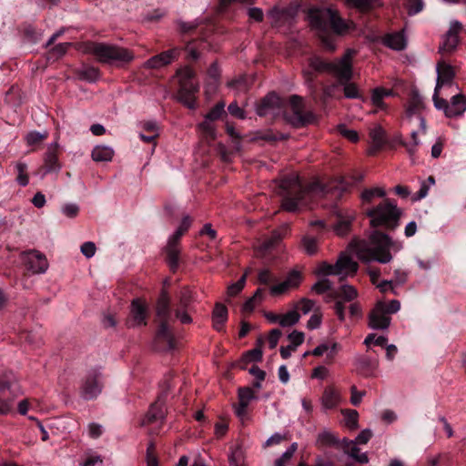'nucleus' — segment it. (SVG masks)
I'll return each mask as SVG.
<instances>
[{"label":"nucleus","mask_w":466,"mask_h":466,"mask_svg":"<svg viewBox=\"0 0 466 466\" xmlns=\"http://www.w3.org/2000/svg\"><path fill=\"white\" fill-rule=\"evenodd\" d=\"M71 43H60L55 46L48 54V59L57 60L62 57L67 51L68 47L71 46Z\"/></svg>","instance_id":"nucleus-44"},{"label":"nucleus","mask_w":466,"mask_h":466,"mask_svg":"<svg viewBox=\"0 0 466 466\" xmlns=\"http://www.w3.org/2000/svg\"><path fill=\"white\" fill-rule=\"evenodd\" d=\"M391 91L385 89L383 87H377L373 89L372 95H371V100L374 106L378 107H382L384 103L383 99L386 96H389L391 95Z\"/></svg>","instance_id":"nucleus-38"},{"label":"nucleus","mask_w":466,"mask_h":466,"mask_svg":"<svg viewBox=\"0 0 466 466\" xmlns=\"http://www.w3.org/2000/svg\"><path fill=\"white\" fill-rule=\"evenodd\" d=\"M390 322L391 318L384 309V301H378L368 315V326L372 329H386Z\"/></svg>","instance_id":"nucleus-18"},{"label":"nucleus","mask_w":466,"mask_h":466,"mask_svg":"<svg viewBox=\"0 0 466 466\" xmlns=\"http://www.w3.org/2000/svg\"><path fill=\"white\" fill-rule=\"evenodd\" d=\"M424 103L422 97L417 91H413L409 98V105L407 108V114L409 116L420 114L423 109Z\"/></svg>","instance_id":"nucleus-34"},{"label":"nucleus","mask_w":466,"mask_h":466,"mask_svg":"<svg viewBox=\"0 0 466 466\" xmlns=\"http://www.w3.org/2000/svg\"><path fill=\"white\" fill-rule=\"evenodd\" d=\"M299 318H300V315L298 313V311L296 309L289 311L286 314L280 315L279 325L281 327L293 326L297 322H299Z\"/></svg>","instance_id":"nucleus-41"},{"label":"nucleus","mask_w":466,"mask_h":466,"mask_svg":"<svg viewBox=\"0 0 466 466\" xmlns=\"http://www.w3.org/2000/svg\"><path fill=\"white\" fill-rule=\"evenodd\" d=\"M223 116H227L223 101L217 103L206 115L205 121L199 125V127L208 139L212 141L216 139V128L211 122L221 118Z\"/></svg>","instance_id":"nucleus-16"},{"label":"nucleus","mask_w":466,"mask_h":466,"mask_svg":"<svg viewBox=\"0 0 466 466\" xmlns=\"http://www.w3.org/2000/svg\"><path fill=\"white\" fill-rule=\"evenodd\" d=\"M16 384L11 373L0 376V415L9 413L13 410V402L16 398Z\"/></svg>","instance_id":"nucleus-12"},{"label":"nucleus","mask_w":466,"mask_h":466,"mask_svg":"<svg viewBox=\"0 0 466 466\" xmlns=\"http://www.w3.org/2000/svg\"><path fill=\"white\" fill-rule=\"evenodd\" d=\"M48 137V132L40 133L38 131H31L25 136V141L28 146H39Z\"/></svg>","instance_id":"nucleus-39"},{"label":"nucleus","mask_w":466,"mask_h":466,"mask_svg":"<svg viewBox=\"0 0 466 466\" xmlns=\"http://www.w3.org/2000/svg\"><path fill=\"white\" fill-rule=\"evenodd\" d=\"M255 398V392L252 389L248 387H243L238 389V400L240 401V406L244 408H248L249 401Z\"/></svg>","instance_id":"nucleus-40"},{"label":"nucleus","mask_w":466,"mask_h":466,"mask_svg":"<svg viewBox=\"0 0 466 466\" xmlns=\"http://www.w3.org/2000/svg\"><path fill=\"white\" fill-rule=\"evenodd\" d=\"M298 449L296 442L292 443L289 448L282 454L280 458L276 460L275 466H286V463L293 457Z\"/></svg>","instance_id":"nucleus-48"},{"label":"nucleus","mask_w":466,"mask_h":466,"mask_svg":"<svg viewBox=\"0 0 466 466\" xmlns=\"http://www.w3.org/2000/svg\"><path fill=\"white\" fill-rule=\"evenodd\" d=\"M447 117L452 118L461 116L466 111V96L462 94H458L451 98L447 110Z\"/></svg>","instance_id":"nucleus-27"},{"label":"nucleus","mask_w":466,"mask_h":466,"mask_svg":"<svg viewBox=\"0 0 466 466\" xmlns=\"http://www.w3.org/2000/svg\"><path fill=\"white\" fill-rule=\"evenodd\" d=\"M184 234L182 230L177 228L174 234L169 237L165 248L166 261L173 272H176L179 266V244Z\"/></svg>","instance_id":"nucleus-15"},{"label":"nucleus","mask_w":466,"mask_h":466,"mask_svg":"<svg viewBox=\"0 0 466 466\" xmlns=\"http://www.w3.org/2000/svg\"><path fill=\"white\" fill-rule=\"evenodd\" d=\"M462 29V25L459 22L451 24L450 30L447 32L441 49L445 52H452L459 44V33Z\"/></svg>","instance_id":"nucleus-25"},{"label":"nucleus","mask_w":466,"mask_h":466,"mask_svg":"<svg viewBox=\"0 0 466 466\" xmlns=\"http://www.w3.org/2000/svg\"><path fill=\"white\" fill-rule=\"evenodd\" d=\"M16 171L18 173L16 180L21 187L28 185L29 177L27 175V165L24 162H18L16 164Z\"/></svg>","instance_id":"nucleus-45"},{"label":"nucleus","mask_w":466,"mask_h":466,"mask_svg":"<svg viewBox=\"0 0 466 466\" xmlns=\"http://www.w3.org/2000/svg\"><path fill=\"white\" fill-rule=\"evenodd\" d=\"M344 451L348 453L351 458L354 459L359 463L365 464L368 463L369 458L366 453H360V450L357 447L356 443L353 441H348L345 440Z\"/></svg>","instance_id":"nucleus-33"},{"label":"nucleus","mask_w":466,"mask_h":466,"mask_svg":"<svg viewBox=\"0 0 466 466\" xmlns=\"http://www.w3.org/2000/svg\"><path fill=\"white\" fill-rule=\"evenodd\" d=\"M62 212L67 218H76L79 213V207L76 204L68 203L62 207Z\"/></svg>","instance_id":"nucleus-61"},{"label":"nucleus","mask_w":466,"mask_h":466,"mask_svg":"<svg viewBox=\"0 0 466 466\" xmlns=\"http://www.w3.org/2000/svg\"><path fill=\"white\" fill-rule=\"evenodd\" d=\"M318 442L322 446L333 447L339 445V440L331 433L324 431L318 436Z\"/></svg>","instance_id":"nucleus-47"},{"label":"nucleus","mask_w":466,"mask_h":466,"mask_svg":"<svg viewBox=\"0 0 466 466\" xmlns=\"http://www.w3.org/2000/svg\"><path fill=\"white\" fill-rule=\"evenodd\" d=\"M380 42L383 46L396 51L404 50L407 46V39L403 31L387 33L381 36Z\"/></svg>","instance_id":"nucleus-23"},{"label":"nucleus","mask_w":466,"mask_h":466,"mask_svg":"<svg viewBox=\"0 0 466 466\" xmlns=\"http://www.w3.org/2000/svg\"><path fill=\"white\" fill-rule=\"evenodd\" d=\"M281 336H282V332L279 329H274L269 332L268 345L271 350H273L277 347Z\"/></svg>","instance_id":"nucleus-64"},{"label":"nucleus","mask_w":466,"mask_h":466,"mask_svg":"<svg viewBox=\"0 0 466 466\" xmlns=\"http://www.w3.org/2000/svg\"><path fill=\"white\" fill-rule=\"evenodd\" d=\"M103 382L101 373L94 370L88 373L80 385V396L86 400L96 399L102 391Z\"/></svg>","instance_id":"nucleus-14"},{"label":"nucleus","mask_w":466,"mask_h":466,"mask_svg":"<svg viewBox=\"0 0 466 466\" xmlns=\"http://www.w3.org/2000/svg\"><path fill=\"white\" fill-rule=\"evenodd\" d=\"M340 401V396L338 390L332 387L328 386L324 389L322 397H321V404L324 409L332 410L335 409Z\"/></svg>","instance_id":"nucleus-29"},{"label":"nucleus","mask_w":466,"mask_h":466,"mask_svg":"<svg viewBox=\"0 0 466 466\" xmlns=\"http://www.w3.org/2000/svg\"><path fill=\"white\" fill-rule=\"evenodd\" d=\"M342 414L345 416L346 425L348 428L353 430L358 428L359 413L355 410H342Z\"/></svg>","instance_id":"nucleus-46"},{"label":"nucleus","mask_w":466,"mask_h":466,"mask_svg":"<svg viewBox=\"0 0 466 466\" xmlns=\"http://www.w3.org/2000/svg\"><path fill=\"white\" fill-rule=\"evenodd\" d=\"M288 339L290 344L297 348L304 342L305 335L301 331L293 330L289 334Z\"/></svg>","instance_id":"nucleus-59"},{"label":"nucleus","mask_w":466,"mask_h":466,"mask_svg":"<svg viewBox=\"0 0 466 466\" xmlns=\"http://www.w3.org/2000/svg\"><path fill=\"white\" fill-rule=\"evenodd\" d=\"M85 50L94 55L102 64L124 66L134 59L133 53L128 49L106 43L88 42Z\"/></svg>","instance_id":"nucleus-8"},{"label":"nucleus","mask_w":466,"mask_h":466,"mask_svg":"<svg viewBox=\"0 0 466 466\" xmlns=\"http://www.w3.org/2000/svg\"><path fill=\"white\" fill-rule=\"evenodd\" d=\"M339 133L351 142H357L359 140V135L355 130L348 129L344 125L339 126Z\"/></svg>","instance_id":"nucleus-63"},{"label":"nucleus","mask_w":466,"mask_h":466,"mask_svg":"<svg viewBox=\"0 0 466 466\" xmlns=\"http://www.w3.org/2000/svg\"><path fill=\"white\" fill-rule=\"evenodd\" d=\"M314 307V301L309 299H301L296 305V310L299 309L303 314H308Z\"/></svg>","instance_id":"nucleus-57"},{"label":"nucleus","mask_w":466,"mask_h":466,"mask_svg":"<svg viewBox=\"0 0 466 466\" xmlns=\"http://www.w3.org/2000/svg\"><path fill=\"white\" fill-rule=\"evenodd\" d=\"M60 146L57 141L47 147L44 157L45 173L58 172L61 169V164L58 160Z\"/></svg>","instance_id":"nucleus-21"},{"label":"nucleus","mask_w":466,"mask_h":466,"mask_svg":"<svg viewBox=\"0 0 466 466\" xmlns=\"http://www.w3.org/2000/svg\"><path fill=\"white\" fill-rule=\"evenodd\" d=\"M387 342H388V339L385 336L377 337V335L375 333L369 334L364 339V344L367 347H370L371 344H374L376 346L384 347V346H386Z\"/></svg>","instance_id":"nucleus-52"},{"label":"nucleus","mask_w":466,"mask_h":466,"mask_svg":"<svg viewBox=\"0 0 466 466\" xmlns=\"http://www.w3.org/2000/svg\"><path fill=\"white\" fill-rule=\"evenodd\" d=\"M167 397V390H165L157 396V400L150 405L148 411L142 420V425H148L157 421L162 423L164 421L167 414L165 407Z\"/></svg>","instance_id":"nucleus-17"},{"label":"nucleus","mask_w":466,"mask_h":466,"mask_svg":"<svg viewBox=\"0 0 466 466\" xmlns=\"http://www.w3.org/2000/svg\"><path fill=\"white\" fill-rule=\"evenodd\" d=\"M175 319H179L182 324L192 322V318L185 309H177L175 318L172 316L170 297L167 291L163 289L157 301L155 318L157 325L155 344L158 350L167 351L176 348V339L172 329Z\"/></svg>","instance_id":"nucleus-3"},{"label":"nucleus","mask_w":466,"mask_h":466,"mask_svg":"<svg viewBox=\"0 0 466 466\" xmlns=\"http://www.w3.org/2000/svg\"><path fill=\"white\" fill-rule=\"evenodd\" d=\"M309 17L311 26L318 31L323 46L329 51L336 49L335 35H345L354 28L352 21L343 19L338 11L331 8L312 9Z\"/></svg>","instance_id":"nucleus-4"},{"label":"nucleus","mask_w":466,"mask_h":466,"mask_svg":"<svg viewBox=\"0 0 466 466\" xmlns=\"http://www.w3.org/2000/svg\"><path fill=\"white\" fill-rule=\"evenodd\" d=\"M301 274L297 270H292L289 272L287 279L285 280L288 283V287L290 288H298L301 281Z\"/></svg>","instance_id":"nucleus-56"},{"label":"nucleus","mask_w":466,"mask_h":466,"mask_svg":"<svg viewBox=\"0 0 466 466\" xmlns=\"http://www.w3.org/2000/svg\"><path fill=\"white\" fill-rule=\"evenodd\" d=\"M285 106V100L275 91L268 92L256 102V113L260 117L274 121L279 117Z\"/></svg>","instance_id":"nucleus-11"},{"label":"nucleus","mask_w":466,"mask_h":466,"mask_svg":"<svg viewBox=\"0 0 466 466\" xmlns=\"http://www.w3.org/2000/svg\"><path fill=\"white\" fill-rule=\"evenodd\" d=\"M76 75L80 80L87 82H96L100 77V70L98 67L85 65L76 71Z\"/></svg>","instance_id":"nucleus-31"},{"label":"nucleus","mask_w":466,"mask_h":466,"mask_svg":"<svg viewBox=\"0 0 466 466\" xmlns=\"http://www.w3.org/2000/svg\"><path fill=\"white\" fill-rule=\"evenodd\" d=\"M302 246L309 255H313L318 250V239L316 236L306 235L303 237Z\"/></svg>","instance_id":"nucleus-42"},{"label":"nucleus","mask_w":466,"mask_h":466,"mask_svg":"<svg viewBox=\"0 0 466 466\" xmlns=\"http://www.w3.org/2000/svg\"><path fill=\"white\" fill-rule=\"evenodd\" d=\"M177 76L179 78L177 100L187 108L195 109L199 86L195 79L194 70L189 66L179 68L177 71Z\"/></svg>","instance_id":"nucleus-9"},{"label":"nucleus","mask_w":466,"mask_h":466,"mask_svg":"<svg viewBox=\"0 0 466 466\" xmlns=\"http://www.w3.org/2000/svg\"><path fill=\"white\" fill-rule=\"evenodd\" d=\"M358 270V264L349 256L340 255L335 264L323 262L319 268V274L324 276L354 274Z\"/></svg>","instance_id":"nucleus-13"},{"label":"nucleus","mask_w":466,"mask_h":466,"mask_svg":"<svg viewBox=\"0 0 466 466\" xmlns=\"http://www.w3.org/2000/svg\"><path fill=\"white\" fill-rule=\"evenodd\" d=\"M192 301V291L188 288H183L178 295L179 309L187 310Z\"/></svg>","instance_id":"nucleus-43"},{"label":"nucleus","mask_w":466,"mask_h":466,"mask_svg":"<svg viewBox=\"0 0 466 466\" xmlns=\"http://www.w3.org/2000/svg\"><path fill=\"white\" fill-rule=\"evenodd\" d=\"M148 308L146 302L140 299H135L131 302L129 327L147 326Z\"/></svg>","instance_id":"nucleus-20"},{"label":"nucleus","mask_w":466,"mask_h":466,"mask_svg":"<svg viewBox=\"0 0 466 466\" xmlns=\"http://www.w3.org/2000/svg\"><path fill=\"white\" fill-rule=\"evenodd\" d=\"M351 216L343 217L341 214H338L337 222L334 224V231L339 236L347 235L351 227Z\"/></svg>","instance_id":"nucleus-35"},{"label":"nucleus","mask_w":466,"mask_h":466,"mask_svg":"<svg viewBox=\"0 0 466 466\" xmlns=\"http://www.w3.org/2000/svg\"><path fill=\"white\" fill-rule=\"evenodd\" d=\"M373 247H367L360 250L359 257L363 261H378L382 264L392 259L390 249L397 252L401 249L400 242L394 241L386 233L375 229L370 236Z\"/></svg>","instance_id":"nucleus-6"},{"label":"nucleus","mask_w":466,"mask_h":466,"mask_svg":"<svg viewBox=\"0 0 466 466\" xmlns=\"http://www.w3.org/2000/svg\"><path fill=\"white\" fill-rule=\"evenodd\" d=\"M437 89H441L443 85L451 84L455 77L454 67L443 61L437 64Z\"/></svg>","instance_id":"nucleus-26"},{"label":"nucleus","mask_w":466,"mask_h":466,"mask_svg":"<svg viewBox=\"0 0 466 466\" xmlns=\"http://www.w3.org/2000/svg\"><path fill=\"white\" fill-rule=\"evenodd\" d=\"M156 447L153 441L148 443L147 448V466H159L158 459L155 454Z\"/></svg>","instance_id":"nucleus-55"},{"label":"nucleus","mask_w":466,"mask_h":466,"mask_svg":"<svg viewBox=\"0 0 466 466\" xmlns=\"http://www.w3.org/2000/svg\"><path fill=\"white\" fill-rule=\"evenodd\" d=\"M356 370L363 377L370 378L375 376L378 368V361L369 356H360L355 361Z\"/></svg>","instance_id":"nucleus-24"},{"label":"nucleus","mask_w":466,"mask_h":466,"mask_svg":"<svg viewBox=\"0 0 466 466\" xmlns=\"http://www.w3.org/2000/svg\"><path fill=\"white\" fill-rule=\"evenodd\" d=\"M213 327L216 330H222L228 320V309L222 303H217L212 313Z\"/></svg>","instance_id":"nucleus-30"},{"label":"nucleus","mask_w":466,"mask_h":466,"mask_svg":"<svg viewBox=\"0 0 466 466\" xmlns=\"http://www.w3.org/2000/svg\"><path fill=\"white\" fill-rule=\"evenodd\" d=\"M312 290L318 294H323L327 291L330 293L334 289H332V283L330 282V280H329L328 279H323L313 285Z\"/></svg>","instance_id":"nucleus-51"},{"label":"nucleus","mask_w":466,"mask_h":466,"mask_svg":"<svg viewBox=\"0 0 466 466\" xmlns=\"http://www.w3.org/2000/svg\"><path fill=\"white\" fill-rule=\"evenodd\" d=\"M386 191L381 187L365 188L361 192V200L363 205H370L375 197L384 198Z\"/></svg>","instance_id":"nucleus-36"},{"label":"nucleus","mask_w":466,"mask_h":466,"mask_svg":"<svg viewBox=\"0 0 466 466\" xmlns=\"http://www.w3.org/2000/svg\"><path fill=\"white\" fill-rule=\"evenodd\" d=\"M247 279V273H245L237 282L233 283L228 288L229 296H237L245 287Z\"/></svg>","instance_id":"nucleus-53"},{"label":"nucleus","mask_w":466,"mask_h":466,"mask_svg":"<svg viewBox=\"0 0 466 466\" xmlns=\"http://www.w3.org/2000/svg\"><path fill=\"white\" fill-rule=\"evenodd\" d=\"M258 281L262 285H269L271 283H275L277 281V278L269 269L264 268L258 271Z\"/></svg>","instance_id":"nucleus-50"},{"label":"nucleus","mask_w":466,"mask_h":466,"mask_svg":"<svg viewBox=\"0 0 466 466\" xmlns=\"http://www.w3.org/2000/svg\"><path fill=\"white\" fill-rule=\"evenodd\" d=\"M439 90L440 89H437V87H435V89H434V94H433V97H432L434 106L439 110H443L444 115L447 117V112H448L447 110H448L449 102L446 99L439 96Z\"/></svg>","instance_id":"nucleus-54"},{"label":"nucleus","mask_w":466,"mask_h":466,"mask_svg":"<svg viewBox=\"0 0 466 466\" xmlns=\"http://www.w3.org/2000/svg\"><path fill=\"white\" fill-rule=\"evenodd\" d=\"M285 121L295 128H301L312 124L317 117L311 111L305 109L303 98L298 95H291L289 98V106H285L281 113Z\"/></svg>","instance_id":"nucleus-10"},{"label":"nucleus","mask_w":466,"mask_h":466,"mask_svg":"<svg viewBox=\"0 0 466 466\" xmlns=\"http://www.w3.org/2000/svg\"><path fill=\"white\" fill-rule=\"evenodd\" d=\"M411 140L410 143L401 142V145L406 147L409 155L412 157L416 152V147L419 145L418 134L416 131L411 133Z\"/></svg>","instance_id":"nucleus-58"},{"label":"nucleus","mask_w":466,"mask_h":466,"mask_svg":"<svg viewBox=\"0 0 466 466\" xmlns=\"http://www.w3.org/2000/svg\"><path fill=\"white\" fill-rule=\"evenodd\" d=\"M215 27V24L211 21L198 25L184 22L179 24V30L182 34L195 35V37L187 41L185 46L187 60H198L202 51L208 50L211 47L208 38L213 34Z\"/></svg>","instance_id":"nucleus-5"},{"label":"nucleus","mask_w":466,"mask_h":466,"mask_svg":"<svg viewBox=\"0 0 466 466\" xmlns=\"http://www.w3.org/2000/svg\"><path fill=\"white\" fill-rule=\"evenodd\" d=\"M328 296L331 299L351 302L358 297V291L353 286L343 284L338 289L329 293Z\"/></svg>","instance_id":"nucleus-28"},{"label":"nucleus","mask_w":466,"mask_h":466,"mask_svg":"<svg viewBox=\"0 0 466 466\" xmlns=\"http://www.w3.org/2000/svg\"><path fill=\"white\" fill-rule=\"evenodd\" d=\"M114 150L106 146H96L93 148L91 157L96 162L111 161Z\"/></svg>","instance_id":"nucleus-32"},{"label":"nucleus","mask_w":466,"mask_h":466,"mask_svg":"<svg viewBox=\"0 0 466 466\" xmlns=\"http://www.w3.org/2000/svg\"><path fill=\"white\" fill-rule=\"evenodd\" d=\"M340 349L341 346L337 342L332 343L330 346L329 345V350L326 354V363L331 364Z\"/></svg>","instance_id":"nucleus-62"},{"label":"nucleus","mask_w":466,"mask_h":466,"mask_svg":"<svg viewBox=\"0 0 466 466\" xmlns=\"http://www.w3.org/2000/svg\"><path fill=\"white\" fill-rule=\"evenodd\" d=\"M376 0H348V3L361 12H369L373 8Z\"/></svg>","instance_id":"nucleus-49"},{"label":"nucleus","mask_w":466,"mask_h":466,"mask_svg":"<svg viewBox=\"0 0 466 466\" xmlns=\"http://www.w3.org/2000/svg\"><path fill=\"white\" fill-rule=\"evenodd\" d=\"M228 113L238 119L246 117L245 111L238 105L237 102H232L228 106Z\"/></svg>","instance_id":"nucleus-60"},{"label":"nucleus","mask_w":466,"mask_h":466,"mask_svg":"<svg viewBox=\"0 0 466 466\" xmlns=\"http://www.w3.org/2000/svg\"><path fill=\"white\" fill-rule=\"evenodd\" d=\"M362 179L363 176L358 174L349 179L340 177L328 184L315 180L305 185L298 176L286 177L279 185L281 208L289 212H297L309 206L310 201L316 198H325L337 202L345 194L350 192L351 188Z\"/></svg>","instance_id":"nucleus-1"},{"label":"nucleus","mask_w":466,"mask_h":466,"mask_svg":"<svg viewBox=\"0 0 466 466\" xmlns=\"http://www.w3.org/2000/svg\"><path fill=\"white\" fill-rule=\"evenodd\" d=\"M364 213L370 218V227L373 228H381L393 231L400 225L401 211L397 208L395 200L385 198L377 206L366 208Z\"/></svg>","instance_id":"nucleus-7"},{"label":"nucleus","mask_w":466,"mask_h":466,"mask_svg":"<svg viewBox=\"0 0 466 466\" xmlns=\"http://www.w3.org/2000/svg\"><path fill=\"white\" fill-rule=\"evenodd\" d=\"M262 356H263V352H262L261 349H259V348H255L253 350H248L241 358V360H240L241 369H246V365L252 361H255V362L261 361Z\"/></svg>","instance_id":"nucleus-37"},{"label":"nucleus","mask_w":466,"mask_h":466,"mask_svg":"<svg viewBox=\"0 0 466 466\" xmlns=\"http://www.w3.org/2000/svg\"><path fill=\"white\" fill-rule=\"evenodd\" d=\"M309 67L303 70L305 82L312 86L318 74H328L336 78L334 86H343L344 96L350 99L360 98V90L355 83L350 82L353 76L351 53L350 50L341 57L333 61L319 56L309 58Z\"/></svg>","instance_id":"nucleus-2"},{"label":"nucleus","mask_w":466,"mask_h":466,"mask_svg":"<svg viewBox=\"0 0 466 466\" xmlns=\"http://www.w3.org/2000/svg\"><path fill=\"white\" fill-rule=\"evenodd\" d=\"M179 54L180 48L175 47L152 56L146 62V65L149 68L157 69L171 64L179 56Z\"/></svg>","instance_id":"nucleus-22"},{"label":"nucleus","mask_w":466,"mask_h":466,"mask_svg":"<svg viewBox=\"0 0 466 466\" xmlns=\"http://www.w3.org/2000/svg\"><path fill=\"white\" fill-rule=\"evenodd\" d=\"M22 260L28 271L34 274L44 273L48 267L46 258L36 250H29L22 254Z\"/></svg>","instance_id":"nucleus-19"}]
</instances>
